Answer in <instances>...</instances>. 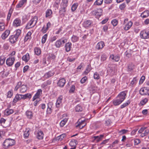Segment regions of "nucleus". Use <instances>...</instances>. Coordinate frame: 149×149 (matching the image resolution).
Returning <instances> with one entry per match:
<instances>
[{
    "label": "nucleus",
    "instance_id": "nucleus-27",
    "mask_svg": "<svg viewBox=\"0 0 149 149\" xmlns=\"http://www.w3.org/2000/svg\"><path fill=\"white\" fill-rule=\"evenodd\" d=\"M83 110V107L79 104L77 105L75 107V111L76 112H81Z\"/></svg>",
    "mask_w": 149,
    "mask_h": 149
},
{
    "label": "nucleus",
    "instance_id": "nucleus-62",
    "mask_svg": "<svg viewBox=\"0 0 149 149\" xmlns=\"http://www.w3.org/2000/svg\"><path fill=\"white\" fill-rule=\"evenodd\" d=\"M5 59L6 58H4L1 57L0 58V65H2L4 63Z\"/></svg>",
    "mask_w": 149,
    "mask_h": 149
},
{
    "label": "nucleus",
    "instance_id": "nucleus-15",
    "mask_svg": "<svg viewBox=\"0 0 149 149\" xmlns=\"http://www.w3.org/2000/svg\"><path fill=\"white\" fill-rule=\"evenodd\" d=\"M105 46V44L104 42L103 41H101L98 42L96 46V49L99 50L102 49L104 46Z\"/></svg>",
    "mask_w": 149,
    "mask_h": 149
},
{
    "label": "nucleus",
    "instance_id": "nucleus-22",
    "mask_svg": "<svg viewBox=\"0 0 149 149\" xmlns=\"http://www.w3.org/2000/svg\"><path fill=\"white\" fill-rule=\"evenodd\" d=\"M21 94H17L15 96V97L13 99V102L15 103L17 101L21 100H22V98H21Z\"/></svg>",
    "mask_w": 149,
    "mask_h": 149
},
{
    "label": "nucleus",
    "instance_id": "nucleus-37",
    "mask_svg": "<svg viewBox=\"0 0 149 149\" xmlns=\"http://www.w3.org/2000/svg\"><path fill=\"white\" fill-rule=\"evenodd\" d=\"M43 134L42 131H40L37 134V138L39 139H42L43 138Z\"/></svg>",
    "mask_w": 149,
    "mask_h": 149
},
{
    "label": "nucleus",
    "instance_id": "nucleus-11",
    "mask_svg": "<svg viewBox=\"0 0 149 149\" xmlns=\"http://www.w3.org/2000/svg\"><path fill=\"white\" fill-rule=\"evenodd\" d=\"M15 60V59L14 57H9L6 59V64L9 66H11L13 64Z\"/></svg>",
    "mask_w": 149,
    "mask_h": 149
},
{
    "label": "nucleus",
    "instance_id": "nucleus-44",
    "mask_svg": "<svg viewBox=\"0 0 149 149\" xmlns=\"http://www.w3.org/2000/svg\"><path fill=\"white\" fill-rule=\"evenodd\" d=\"M63 6L61 8L60 10H59V13L61 15H64V13L66 12V7L65 6V5H63Z\"/></svg>",
    "mask_w": 149,
    "mask_h": 149
},
{
    "label": "nucleus",
    "instance_id": "nucleus-43",
    "mask_svg": "<svg viewBox=\"0 0 149 149\" xmlns=\"http://www.w3.org/2000/svg\"><path fill=\"white\" fill-rule=\"evenodd\" d=\"M56 56L54 54L50 53L48 54V59L49 60H54Z\"/></svg>",
    "mask_w": 149,
    "mask_h": 149
},
{
    "label": "nucleus",
    "instance_id": "nucleus-10",
    "mask_svg": "<svg viewBox=\"0 0 149 149\" xmlns=\"http://www.w3.org/2000/svg\"><path fill=\"white\" fill-rule=\"evenodd\" d=\"M53 103L52 102H49L47 104V108L46 111L47 114H50L53 110Z\"/></svg>",
    "mask_w": 149,
    "mask_h": 149
},
{
    "label": "nucleus",
    "instance_id": "nucleus-5",
    "mask_svg": "<svg viewBox=\"0 0 149 149\" xmlns=\"http://www.w3.org/2000/svg\"><path fill=\"white\" fill-rule=\"evenodd\" d=\"M66 42V40L64 38H62L57 40L55 43V45L56 48H59L63 46V45Z\"/></svg>",
    "mask_w": 149,
    "mask_h": 149
},
{
    "label": "nucleus",
    "instance_id": "nucleus-52",
    "mask_svg": "<svg viewBox=\"0 0 149 149\" xmlns=\"http://www.w3.org/2000/svg\"><path fill=\"white\" fill-rule=\"evenodd\" d=\"M47 34H46L42 36L41 40L42 43L44 44L45 43L47 37Z\"/></svg>",
    "mask_w": 149,
    "mask_h": 149
},
{
    "label": "nucleus",
    "instance_id": "nucleus-35",
    "mask_svg": "<svg viewBox=\"0 0 149 149\" xmlns=\"http://www.w3.org/2000/svg\"><path fill=\"white\" fill-rule=\"evenodd\" d=\"M77 143L78 142L76 140L72 139L70 142L69 145L71 146H76Z\"/></svg>",
    "mask_w": 149,
    "mask_h": 149
},
{
    "label": "nucleus",
    "instance_id": "nucleus-3",
    "mask_svg": "<svg viewBox=\"0 0 149 149\" xmlns=\"http://www.w3.org/2000/svg\"><path fill=\"white\" fill-rule=\"evenodd\" d=\"M37 20V17L35 16L27 23L26 26V29H29L33 27L36 25Z\"/></svg>",
    "mask_w": 149,
    "mask_h": 149
},
{
    "label": "nucleus",
    "instance_id": "nucleus-59",
    "mask_svg": "<svg viewBox=\"0 0 149 149\" xmlns=\"http://www.w3.org/2000/svg\"><path fill=\"white\" fill-rule=\"evenodd\" d=\"M86 125V123H84V125L83 124H81L80 123H78V125L76 126V127H79V128L81 129L83 128Z\"/></svg>",
    "mask_w": 149,
    "mask_h": 149
},
{
    "label": "nucleus",
    "instance_id": "nucleus-8",
    "mask_svg": "<svg viewBox=\"0 0 149 149\" xmlns=\"http://www.w3.org/2000/svg\"><path fill=\"white\" fill-rule=\"evenodd\" d=\"M126 95V92L123 91L119 94L116 97L122 102L125 99Z\"/></svg>",
    "mask_w": 149,
    "mask_h": 149
},
{
    "label": "nucleus",
    "instance_id": "nucleus-54",
    "mask_svg": "<svg viewBox=\"0 0 149 149\" xmlns=\"http://www.w3.org/2000/svg\"><path fill=\"white\" fill-rule=\"evenodd\" d=\"M118 21L116 19L112 20L111 22V23L114 26H116L118 24Z\"/></svg>",
    "mask_w": 149,
    "mask_h": 149
},
{
    "label": "nucleus",
    "instance_id": "nucleus-23",
    "mask_svg": "<svg viewBox=\"0 0 149 149\" xmlns=\"http://www.w3.org/2000/svg\"><path fill=\"white\" fill-rule=\"evenodd\" d=\"M71 46L72 43L71 42H68L65 44V47L66 52H68L70 51Z\"/></svg>",
    "mask_w": 149,
    "mask_h": 149
},
{
    "label": "nucleus",
    "instance_id": "nucleus-46",
    "mask_svg": "<svg viewBox=\"0 0 149 149\" xmlns=\"http://www.w3.org/2000/svg\"><path fill=\"white\" fill-rule=\"evenodd\" d=\"M79 39V37L75 36L73 35L71 37L72 41L73 42H75L77 41Z\"/></svg>",
    "mask_w": 149,
    "mask_h": 149
},
{
    "label": "nucleus",
    "instance_id": "nucleus-7",
    "mask_svg": "<svg viewBox=\"0 0 149 149\" xmlns=\"http://www.w3.org/2000/svg\"><path fill=\"white\" fill-rule=\"evenodd\" d=\"M139 93L142 95H149V88L144 87L141 88L140 90Z\"/></svg>",
    "mask_w": 149,
    "mask_h": 149
},
{
    "label": "nucleus",
    "instance_id": "nucleus-42",
    "mask_svg": "<svg viewBox=\"0 0 149 149\" xmlns=\"http://www.w3.org/2000/svg\"><path fill=\"white\" fill-rule=\"evenodd\" d=\"M103 1V0H96L94 3V6H100L101 5Z\"/></svg>",
    "mask_w": 149,
    "mask_h": 149
},
{
    "label": "nucleus",
    "instance_id": "nucleus-51",
    "mask_svg": "<svg viewBox=\"0 0 149 149\" xmlns=\"http://www.w3.org/2000/svg\"><path fill=\"white\" fill-rule=\"evenodd\" d=\"M107 56L105 54H103L101 56V61H104L106 60Z\"/></svg>",
    "mask_w": 149,
    "mask_h": 149
},
{
    "label": "nucleus",
    "instance_id": "nucleus-50",
    "mask_svg": "<svg viewBox=\"0 0 149 149\" xmlns=\"http://www.w3.org/2000/svg\"><path fill=\"white\" fill-rule=\"evenodd\" d=\"M128 130H127L122 129L118 132V134L119 135H121L126 134L128 132Z\"/></svg>",
    "mask_w": 149,
    "mask_h": 149
},
{
    "label": "nucleus",
    "instance_id": "nucleus-4",
    "mask_svg": "<svg viewBox=\"0 0 149 149\" xmlns=\"http://www.w3.org/2000/svg\"><path fill=\"white\" fill-rule=\"evenodd\" d=\"M138 132L139 133L141 134L140 136L143 137L149 134V130L147 129L146 127H143L140 128Z\"/></svg>",
    "mask_w": 149,
    "mask_h": 149
},
{
    "label": "nucleus",
    "instance_id": "nucleus-30",
    "mask_svg": "<svg viewBox=\"0 0 149 149\" xmlns=\"http://www.w3.org/2000/svg\"><path fill=\"white\" fill-rule=\"evenodd\" d=\"M122 102L120 100H119L116 97L113 101V103L114 105L117 106L120 104Z\"/></svg>",
    "mask_w": 149,
    "mask_h": 149
},
{
    "label": "nucleus",
    "instance_id": "nucleus-9",
    "mask_svg": "<svg viewBox=\"0 0 149 149\" xmlns=\"http://www.w3.org/2000/svg\"><path fill=\"white\" fill-rule=\"evenodd\" d=\"M126 95V92L123 91L119 94L116 97L122 102L125 99Z\"/></svg>",
    "mask_w": 149,
    "mask_h": 149
},
{
    "label": "nucleus",
    "instance_id": "nucleus-45",
    "mask_svg": "<svg viewBox=\"0 0 149 149\" xmlns=\"http://www.w3.org/2000/svg\"><path fill=\"white\" fill-rule=\"evenodd\" d=\"M66 135L65 134H63L57 136L56 138V140L58 141H61L65 136Z\"/></svg>",
    "mask_w": 149,
    "mask_h": 149
},
{
    "label": "nucleus",
    "instance_id": "nucleus-31",
    "mask_svg": "<svg viewBox=\"0 0 149 149\" xmlns=\"http://www.w3.org/2000/svg\"><path fill=\"white\" fill-rule=\"evenodd\" d=\"M149 16V11L147 10L143 12L141 14V16L142 18H146Z\"/></svg>",
    "mask_w": 149,
    "mask_h": 149
},
{
    "label": "nucleus",
    "instance_id": "nucleus-33",
    "mask_svg": "<svg viewBox=\"0 0 149 149\" xmlns=\"http://www.w3.org/2000/svg\"><path fill=\"white\" fill-rule=\"evenodd\" d=\"M14 112V111L12 109H7L5 111V113L6 116H8L12 114Z\"/></svg>",
    "mask_w": 149,
    "mask_h": 149
},
{
    "label": "nucleus",
    "instance_id": "nucleus-2",
    "mask_svg": "<svg viewBox=\"0 0 149 149\" xmlns=\"http://www.w3.org/2000/svg\"><path fill=\"white\" fill-rule=\"evenodd\" d=\"M15 143V141L14 139L10 138L6 139L3 142V147L5 148H7L14 145Z\"/></svg>",
    "mask_w": 149,
    "mask_h": 149
},
{
    "label": "nucleus",
    "instance_id": "nucleus-14",
    "mask_svg": "<svg viewBox=\"0 0 149 149\" xmlns=\"http://www.w3.org/2000/svg\"><path fill=\"white\" fill-rule=\"evenodd\" d=\"M21 21L19 18L15 19L14 21L13 25L15 27H17L21 25Z\"/></svg>",
    "mask_w": 149,
    "mask_h": 149
},
{
    "label": "nucleus",
    "instance_id": "nucleus-47",
    "mask_svg": "<svg viewBox=\"0 0 149 149\" xmlns=\"http://www.w3.org/2000/svg\"><path fill=\"white\" fill-rule=\"evenodd\" d=\"M78 4L77 3H74L72 6L71 10L72 11L74 12L77 8L78 6Z\"/></svg>",
    "mask_w": 149,
    "mask_h": 149
},
{
    "label": "nucleus",
    "instance_id": "nucleus-39",
    "mask_svg": "<svg viewBox=\"0 0 149 149\" xmlns=\"http://www.w3.org/2000/svg\"><path fill=\"white\" fill-rule=\"evenodd\" d=\"M34 52L37 55H40L41 53V51L40 49L37 47H36L34 49Z\"/></svg>",
    "mask_w": 149,
    "mask_h": 149
},
{
    "label": "nucleus",
    "instance_id": "nucleus-13",
    "mask_svg": "<svg viewBox=\"0 0 149 149\" xmlns=\"http://www.w3.org/2000/svg\"><path fill=\"white\" fill-rule=\"evenodd\" d=\"M93 22L90 20H87L84 21L83 23V26L85 28H88L91 26Z\"/></svg>",
    "mask_w": 149,
    "mask_h": 149
},
{
    "label": "nucleus",
    "instance_id": "nucleus-40",
    "mask_svg": "<svg viewBox=\"0 0 149 149\" xmlns=\"http://www.w3.org/2000/svg\"><path fill=\"white\" fill-rule=\"evenodd\" d=\"M130 100H128L127 101H126L125 103H124L121 105L120 108L121 109H123L125 107L127 106H128L130 104Z\"/></svg>",
    "mask_w": 149,
    "mask_h": 149
},
{
    "label": "nucleus",
    "instance_id": "nucleus-26",
    "mask_svg": "<svg viewBox=\"0 0 149 149\" xmlns=\"http://www.w3.org/2000/svg\"><path fill=\"white\" fill-rule=\"evenodd\" d=\"M102 10L101 9H97L96 10L93 11V14L96 15L100 16L101 15L102 12Z\"/></svg>",
    "mask_w": 149,
    "mask_h": 149
},
{
    "label": "nucleus",
    "instance_id": "nucleus-16",
    "mask_svg": "<svg viewBox=\"0 0 149 149\" xmlns=\"http://www.w3.org/2000/svg\"><path fill=\"white\" fill-rule=\"evenodd\" d=\"M63 98V96L62 95H60L58 98L56 103V107H59L60 106Z\"/></svg>",
    "mask_w": 149,
    "mask_h": 149
},
{
    "label": "nucleus",
    "instance_id": "nucleus-55",
    "mask_svg": "<svg viewBox=\"0 0 149 149\" xmlns=\"http://www.w3.org/2000/svg\"><path fill=\"white\" fill-rule=\"evenodd\" d=\"M48 29H47L45 25H44L41 30V31L43 33H45L47 32Z\"/></svg>",
    "mask_w": 149,
    "mask_h": 149
},
{
    "label": "nucleus",
    "instance_id": "nucleus-20",
    "mask_svg": "<svg viewBox=\"0 0 149 149\" xmlns=\"http://www.w3.org/2000/svg\"><path fill=\"white\" fill-rule=\"evenodd\" d=\"M42 91L41 89H39L37 91L36 93L33 97V101H34L36 99L39 97L40 94L42 93Z\"/></svg>",
    "mask_w": 149,
    "mask_h": 149
},
{
    "label": "nucleus",
    "instance_id": "nucleus-32",
    "mask_svg": "<svg viewBox=\"0 0 149 149\" xmlns=\"http://www.w3.org/2000/svg\"><path fill=\"white\" fill-rule=\"evenodd\" d=\"M22 59L23 61L27 62L30 59L29 54L28 53H26L25 55L23 56L22 57Z\"/></svg>",
    "mask_w": 149,
    "mask_h": 149
},
{
    "label": "nucleus",
    "instance_id": "nucleus-41",
    "mask_svg": "<svg viewBox=\"0 0 149 149\" xmlns=\"http://www.w3.org/2000/svg\"><path fill=\"white\" fill-rule=\"evenodd\" d=\"M130 100H128L127 101H126L125 103H124L121 105L120 108L121 109H123L125 107L127 106H128L130 104Z\"/></svg>",
    "mask_w": 149,
    "mask_h": 149
},
{
    "label": "nucleus",
    "instance_id": "nucleus-63",
    "mask_svg": "<svg viewBox=\"0 0 149 149\" xmlns=\"http://www.w3.org/2000/svg\"><path fill=\"white\" fill-rule=\"evenodd\" d=\"M87 79V78L85 76L82 78L80 82L81 84L84 83Z\"/></svg>",
    "mask_w": 149,
    "mask_h": 149
},
{
    "label": "nucleus",
    "instance_id": "nucleus-61",
    "mask_svg": "<svg viewBox=\"0 0 149 149\" xmlns=\"http://www.w3.org/2000/svg\"><path fill=\"white\" fill-rule=\"evenodd\" d=\"M75 87L74 85H72V86L70 89L69 91L70 93H73L75 90Z\"/></svg>",
    "mask_w": 149,
    "mask_h": 149
},
{
    "label": "nucleus",
    "instance_id": "nucleus-38",
    "mask_svg": "<svg viewBox=\"0 0 149 149\" xmlns=\"http://www.w3.org/2000/svg\"><path fill=\"white\" fill-rule=\"evenodd\" d=\"M26 1L27 0H22L16 5V7L17 8L21 7L26 2Z\"/></svg>",
    "mask_w": 149,
    "mask_h": 149
},
{
    "label": "nucleus",
    "instance_id": "nucleus-19",
    "mask_svg": "<svg viewBox=\"0 0 149 149\" xmlns=\"http://www.w3.org/2000/svg\"><path fill=\"white\" fill-rule=\"evenodd\" d=\"M52 11L51 10L48 9L45 12V17L46 18H50L52 17Z\"/></svg>",
    "mask_w": 149,
    "mask_h": 149
},
{
    "label": "nucleus",
    "instance_id": "nucleus-28",
    "mask_svg": "<svg viewBox=\"0 0 149 149\" xmlns=\"http://www.w3.org/2000/svg\"><path fill=\"white\" fill-rule=\"evenodd\" d=\"M134 68V66L132 63H129L127 66V70L128 71H131Z\"/></svg>",
    "mask_w": 149,
    "mask_h": 149
},
{
    "label": "nucleus",
    "instance_id": "nucleus-56",
    "mask_svg": "<svg viewBox=\"0 0 149 149\" xmlns=\"http://www.w3.org/2000/svg\"><path fill=\"white\" fill-rule=\"evenodd\" d=\"M94 78L96 79H98L100 78V76L99 74L97 72H95L94 73Z\"/></svg>",
    "mask_w": 149,
    "mask_h": 149
},
{
    "label": "nucleus",
    "instance_id": "nucleus-12",
    "mask_svg": "<svg viewBox=\"0 0 149 149\" xmlns=\"http://www.w3.org/2000/svg\"><path fill=\"white\" fill-rule=\"evenodd\" d=\"M109 58L113 62H118L120 60V57L118 55H115L112 54L110 55Z\"/></svg>",
    "mask_w": 149,
    "mask_h": 149
},
{
    "label": "nucleus",
    "instance_id": "nucleus-57",
    "mask_svg": "<svg viewBox=\"0 0 149 149\" xmlns=\"http://www.w3.org/2000/svg\"><path fill=\"white\" fill-rule=\"evenodd\" d=\"M90 88H91V90L93 91V92H95L97 90V86L95 85H91Z\"/></svg>",
    "mask_w": 149,
    "mask_h": 149
},
{
    "label": "nucleus",
    "instance_id": "nucleus-49",
    "mask_svg": "<svg viewBox=\"0 0 149 149\" xmlns=\"http://www.w3.org/2000/svg\"><path fill=\"white\" fill-rule=\"evenodd\" d=\"M68 119L66 118H65L62 120L60 123V125L61 127H63L64 126L65 124L67 122Z\"/></svg>",
    "mask_w": 149,
    "mask_h": 149
},
{
    "label": "nucleus",
    "instance_id": "nucleus-24",
    "mask_svg": "<svg viewBox=\"0 0 149 149\" xmlns=\"http://www.w3.org/2000/svg\"><path fill=\"white\" fill-rule=\"evenodd\" d=\"M104 135H100L99 136H94L93 138L94 140H95L97 142H98L101 141L103 138Z\"/></svg>",
    "mask_w": 149,
    "mask_h": 149
},
{
    "label": "nucleus",
    "instance_id": "nucleus-21",
    "mask_svg": "<svg viewBox=\"0 0 149 149\" xmlns=\"http://www.w3.org/2000/svg\"><path fill=\"white\" fill-rule=\"evenodd\" d=\"M54 73L53 71H49L44 74V77L46 78H48L53 75Z\"/></svg>",
    "mask_w": 149,
    "mask_h": 149
},
{
    "label": "nucleus",
    "instance_id": "nucleus-1",
    "mask_svg": "<svg viewBox=\"0 0 149 149\" xmlns=\"http://www.w3.org/2000/svg\"><path fill=\"white\" fill-rule=\"evenodd\" d=\"M21 31L19 29H17L16 31L15 35H13L11 36L9 38L10 42L12 43H14L17 41V39L21 34Z\"/></svg>",
    "mask_w": 149,
    "mask_h": 149
},
{
    "label": "nucleus",
    "instance_id": "nucleus-53",
    "mask_svg": "<svg viewBox=\"0 0 149 149\" xmlns=\"http://www.w3.org/2000/svg\"><path fill=\"white\" fill-rule=\"evenodd\" d=\"M5 29V24L0 22V31H2Z\"/></svg>",
    "mask_w": 149,
    "mask_h": 149
},
{
    "label": "nucleus",
    "instance_id": "nucleus-48",
    "mask_svg": "<svg viewBox=\"0 0 149 149\" xmlns=\"http://www.w3.org/2000/svg\"><path fill=\"white\" fill-rule=\"evenodd\" d=\"M148 99L147 98H145L140 101V103L141 106H143L146 104L148 102Z\"/></svg>",
    "mask_w": 149,
    "mask_h": 149
},
{
    "label": "nucleus",
    "instance_id": "nucleus-64",
    "mask_svg": "<svg viewBox=\"0 0 149 149\" xmlns=\"http://www.w3.org/2000/svg\"><path fill=\"white\" fill-rule=\"evenodd\" d=\"M13 95V93L12 91H9L7 93V97H8L11 98Z\"/></svg>",
    "mask_w": 149,
    "mask_h": 149
},
{
    "label": "nucleus",
    "instance_id": "nucleus-29",
    "mask_svg": "<svg viewBox=\"0 0 149 149\" xmlns=\"http://www.w3.org/2000/svg\"><path fill=\"white\" fill-rule=\"evenodd\" d=\"M27 89L26 85H22L20 88V92L22 93L25 92Z\"/></svg>",
    "mask_w": 149,
    "mask_h": 149
},
{
    "label": "nucleus",
    "instance_id": "nucleus-36",
    "mask_svg": "<svg viewBox=\"0 0 149 149\" xmlns=\"http://www.w3.org/2000/svg\"><path fill=\"white\" fill-rule=\"evenodd\" d=\"M91 70V65H88L87 66L86 69L84 72V73L86 75L90 72Z\"/></svg>",
    "mask_w": 149,
    "mask_h": 149
},
{
    "label": "nucleus",
    "instance_id": "nucleus-25",
    "mask_svg": "<svg viewBox=\"0 0 149 149\" xmlns=\"http://www.w3.org/2000/svg\"><path fill=\"white\" fill-rule=\"evenodd\" d=\"M133 23L132 21L128 22L125 25V26L124 28V29L126 31L128 30L132 25Z\"/></svg>",
    "mask_w": 149,
    "mask_h": 149
},
{
    "label": "nucleus",
    "instance_id": "nucleus-18",
    "mask_svg": "<svg viewBox=\"0 0 149 149\" xmlns=\"http://www.w3.org/2000/svg\"><path fill=\"white\" fill-rule=\"evenodd\" d=\"M10 33L9 30H6L1 35V38L3 40L5 39L9 36Z\"/></svg>",
    "mask_w": 149,
    "mask_h": 149
},
{
    "label": "nucleus",
    "instance_id": "nucleus-58",
    "mask_svg": "<svg viewBox=\"0 0 149 149\" xmlns=\"http://www.w3.org/2000/svg\"><path fill=\"white\" fill-rule=\"evenodd\" d=\"M136 80L137 79L136 77L134 78L130 83V85H133L135 84H136L137 82Z\"/></svg>",
    "mask_w": 149,
    "mask_h": 149
},
{
    "label": "nucleus",
    "instance_id": "nucleus-34",
    "mask_svg": "<svg viewBox=\"0 0 149 149\" xmlns=\"http://www.w3.org/2000/svg\"><path fill=\"white\" fill-rule=\"evenodd\" d=\"M26 115L28 118L31 119L32 118L33 115L31 111H27L26 112Z\"/></svg>",
    "mask_w": 149,
    "mask_h": 149
},
{
    "label": "nucleus",
    "instance_id": "nucleus-60",
    "mask_svg": "<svg viewBox=\"0 0 149 149\" xmlns=\"http://www.w3.org/2000/svg\"><path fill=\"white\" fill-rule=\"evenodd\" d=\"M145 79V77L144 76H142L140 79L139 81V84H142L144 81Z\"/></svg>",
    "mask_w": 149,
    "mask_h": 149
},
{
    "label": "nucleus",
    "instance_id": "nucleus-17",
    "mask_svg": "<svg viewBox=\"0 0 149 149\" xmlns=\"http://www.w3.org/2000/svg\"><path fill=\"white\" fill-rule=\"evenodd\" d=\"M65 82V79L61 78L59 80L57 83V85L59 86L62 87L64 86Z\"/></svg>",
    "mask_w": 149,
    "mask_h": 149
},
{
    "label": "nucleus",
    "instance_id": "nucleus-6",
    "mask_svg": "<svg viewBox=\"0 0 149 149\" xmlns=\"http://www.w3.org/2000/svg\"><path fill=\"white\" fill-rule=\"evenodd\" d=\"M140 37L143 39H148L149 38V31L143 30L141 31L140 33Z\"/></svg>",
    "mask_w": 149,
    "mask_h": 149
}]
</instances>
